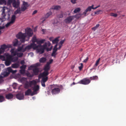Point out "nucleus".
I'll return each mask as SVG.
<instances>
[{"label": "nucleus", "instance_id": "38", "mask_svg": "<svg viewBox=\"0 0 126 126\" xmlns=\"http://www.w3.org/2000/svg\"><path fill=\"white\" fill-rule=\"evenodd\" d=\"M15 0H8L7 3L8 5H10L11 3L13 4Z\"/></svg>", "mask_w": 126, "mask_h": 126}, {"label": "nucleus", "instance_id": "42", "mask_svg": "<svg viewBox=\"0 0 126 126\" xmlns=\"http://www.w3.org/2000/svg\"><path fill=\"white\" fill-rule=\"evenodd\" d=\"M18 60V58L16 57H12L11 61L13 62H16Z\"/></svg>", "mask_w": 126, "mask_h": 126}, {"label": "nucleus", "instance_id": "16", "mask_svg": "<svg viewBox=\"0 0 126 126\" xmlns=\"http://www.w3.org/2000/svg\"><path fill=\"white\" fill-rule=\"evenodd\" d=\"M50 68V65H48L47 64H46L45 66L44 70L46 71H47L49 70Z\"/></svg>", "mask_w": 126, "mask_h": 126}, {"label": "nucleus", "instance_id": "43", "mask_svg": "<svg viewBox=\"0 0 126 126\" xmlns=\"http://www.w3.org/2000/svg\"><path fill=\"white\" fill-rule=\"evenodd\" d=\"M4 96L1 95H0V102H1L4 101Z\"/></svg>", "mask_w": 126, "mask_h": 126}, {"label": "nucleus", "instance_id": "35", "mask_svg": "<svg viewBox=\"0 0 126 126\" xmlns=\"http://www.w3.org/2000/svg\"><path fill=\"white\" fill-rule=\"evenodd\" d=\"M4 78L0 74V84L4 82V80L3 79Z\"/></svg>", "mask_w": 126, "mask_h": 126}, {"label": "nucleus", "instance_id": "36", "mask_svg": "<svg viewBox=\"0 0 126 126\" xmlns=\"http://www.w3.org/2000/svg\"><path fill=\"white\" fill-rule=\"evenodd\" d=\"M9 74L8 73L6 72L1 73V75L4 78L8 76Z\"/></svg>", "mask_w": 126, "mask_h": 126}, {"label": "nucleus", "instance_id": "33", "mask_svg": "<svg viewBox=\"0 0 126 126\" xmlns=\"http://www.w3.org/2000/svg\"><path fill=\"white\" fill-rule=\"evenodd\" d=\"M36 84V81L34 80L30 81L29 83V84L30 86H31L32 85H35Z\"/></svg>", "mask_w": 126, "mask_h": 126}, {"label": "nucleus", "instance_id": "22", "mask_svg": "<svg viewBox=\"0 0 126 126\" xmlns=\"http://www.w3.org/2000/svg\"><path fill=\"white\" fill-rule=\"evenodd\" d=\"M46 60L47 59L46 58L43 57L40 59L39 61L41 63H43L45 62Z\"/></svg>", "mask_w": 126, "mask_h": 126}, {"label": "nucleus", "instance_id": "40", "mask_svg": "<svg viewBox=\"0 0 126 126\" xmlns=\"http://www.w3.org/2000/svg\"><path fill=\"white\" fill-rule=\"evenodd\" d=\"M100 58H99L96 61V63L94 66V67H96L99 64Z\"/></svg>", "mask_w": 126, "mask_h": 126}, {"label": "nucleus", "instance_id": "26", "mask_svg": "<svg viewBox=\"0 0 126 126\" xmlns=\"http://www.w3.org/2000/svg\"><path fill=\"white\" fill-rule=\"evenodd\" d=\"M5 61V64L6 65L8 66L11 63V61L10 60H4Z\"/></svg>", "mask_w": 126, "mask_h": 126}, {"label": "nucleus", "instance_id": "46", "mask_svg": "<svg viewBox=\"0 0 126 126\" xmlns=\"http://www.w3.org/2000/svg\"><path fill=\"white\" fill-rule=\"evenodd\" d=\"M26 67V65H23L22 66L20 67V68L21 69L25 70Z\"/></svg>", "mask_w": 126, "mask_h": 126}, {"label": "nucleus", "instance_id": "4", "mask_svg": "<svg viewBox=\"0 0 126 126\" xmlns=\"http://www.w3.org/2000/svg\"><path fill=\"white\" fill-rule=\"evenodd\" d=\"M29 70L32 69L34 74L36 75L38 74L39 71V69L36 66L34 65H31L29 68Z\"/></svg>", "mask_w": 126, "mask_h": 126}, {"label": "nucleus", "instance_id": "17", "mask_svg": "<svg viewBox=\"0 0 126 126\" xmlns=\"http://www.w3.org/2000/svg\"><path fill=\"white\" fill-rule=\"evenodd\" d=\"M11 55L13 56H15L17 55V52L16 51H15L14 49H12L10 51Z\"/></svg>", "mask_w": 126, "mask_h": 126}, {"label": "nucleus", "instance_id": "14", "mask_svg": "<svg viewBox=\"0 0 126 126\" xmlns=\"http://www.w3.org/2000/svg\"><path fill=\"white\" fill-rule=\"evenodd\" d=\"M39 89V86L38 85H35L33 87L32 90L33 91V92H35L38 91Z\"/></svg>", "mask_w": 126, "mask_h": 126}, {"label": "nucleus", "instance_id": "63", "mask_svg": "<svg viewBox=\"0 0 126 126\" xmlns=\"http://www.w3.org/2000/svg\"><path fill=\"white\" fill-rule=\"evenodd\" d=\"M4 26H3L2 27L0 26V34L1 32V30L4 29Z\"/></svg>", "mask_w": 126, "mask_h": 126}, {"label": "nucleus", "instance_id": "18", "mask_svg": "<svg viewBox=\"0 0 126 126\" xmlns=\"http://www.w3.org/2000/svg\"><path fill=\"white\" fill-rule=\"evenodd\" d=\"M32 93L31 90L30 89H29L25 92V95L26 96L30 95Z\"/></svg>", "mask_w": 126, "mask_h": 126}, {"label": "nucleus", "instance_id": "8", "mask_svg": "<svg viewBox=\"0 0 126 126\" xmlns=\"http://www.w3.org/2000/svg\"><path fill=\"white\" fill-rule=\"evenodd\" d=\"M94 5H93L91 6L88 7L85 10V11L83 12V14L85 15L86 16L87 13L88 11L90 12L92 9H95L98 7L100 6V5H99L97 6L96 7H93Z\"/></svg>", "mask_w": 126, "mask_h": 126}, {"label": "nucleus", "instance_id": "20", "mask_svg": "<svg viewBox=\"0 0 126 126\" xmlns=\"http://www.w3.org/2000/svg\"><path fill=\"white\" fill-rule=\"evenodd\" d=\"M61 8V6L58 5L53 6L51 8V9H54L56 10H58L60 9Z\"/></svg>", "mask_w": 126, "mask_h": 126}, {"label": "nucleus", "instance_id": "5", "mask_svg": "<svg viewBox=\"0 0 126 126\" xmlns=\"http://www.w3.org/2000/svg\"><path fill=\"white\" fill-rule=\"evenodd\" d=\"M37 47L36 44L35 43H31L30 45H29L25 48H24L22 51V52H24L26 50H29L32 48L33 49H36Z\"/></svg>", "mask_w": 126, "mask_h": 126}, {"label": "nucleus", "instance_id": "25", "mask_svg": "<svg viewBox=\"0 0 126 126\" xmlns=\"http://www.w3.org/2000/svg\"><path fill=\"white\" fill-rule=\"evenodd\" d=\"M45 41V39L38 40L37 43L38 44V45H41V44L44 43Z\"/></svg>", "mask_w": 126, "mask_h": 126}, {"label": "nucleus", "instance_id": "62", "mask_svg": "<svg viewBox=\"0 0 126 126\" xmlns=\"http://www.w3.org/2000/svg\"><path fill=\"white\" fill-rule=\"evenodd\" d=\"M41 83L42 85V86H43V87H45L46 86V85H45V82H42L41 81Z\"/></svg>", "mask_w": 126, "mask_h": 126}, {"label": "nucleus", "instance_id": "56", "mask_svg": "<svg viewBox=\"0 0 126 126\" xmlns=\"http://www.w3.org/2000/svg\"><path fill=\"white\" fill-rule=\"evenodd\" d=\"M46 49L47 50V51H50L52 48V47H51L50 48H49L48 47H46Z\"/></svg>", "mask_w": 126, "mask_h": 126}, {"label": "nucleus", "instance_id": "19", "mask_svg": "<svg viewBox=\"0 0 126 126\" xmlns=\"http://www.w3.org/2000/svg\"><path fill=\"white\" fill-rule=\"evenodd\" d=\"M49 74L48 72L46 71H44L42 74H41V76L42 77H47Z\"/></svg>", "mask_w": 126, "mask_h": 126}, {"label": "nucleus", "instance_id": "10", "mask_svg": "<svg viewBox=\"0 0 126 126\" xmlns=\"http://www.w3.org/2000/svg\"><path fill=\"white\" fill-rule=\"evenodd\" d=\"M75 17L74 16H70L67 17L64 20V22L66 23H69L74 19Z\"/></svg>", "mask_w": 126, "mask_h": 126}, {"label": "nucleus", "instance_id": "39", "mask_svg": "<svg viewBox=\"0 0 126 126\" xmlns=\"http://www.w3.org/2000/svg\"><path fill=\"white\" fill-rule=\"evenodd\" d=\"M17 56L19 58L22 57L23 55V53H17Z\"/></svg>", "mask_w": 126, "mask_h": 126}, {"label": "nucleus", "instance_id": "24", "mask_svg": "<svg viewBox=\"0 0 126 126\" xmlns=\"http://www.w3.org/2000/svg\"><path fill=\"white\" fill-rule=\"evenodd\" d=\"M21 10L20 8H17L14 12L15 15L17 14H21Z\"/></svg>", "mask_w": 126, "mask_h": 126}, {"label": "nucleus", "instance_id": "50", "mask_svg": "<svg viewBox=\"0 0 126 126\" xmlns=\"http://www.w3.org/2000/svg\"><path fill=\"white\" fill-rule=\"evenodd\" d=\"M80 64L81 65V66L79 67V68L80 70H81L83 67V65L82 63H80Z\"/></svg>", "mask_w": 126, "mask_h": 126}, {"label": "nucleus", "instance_id": "1", "mask_svg": "<svg viewBox=\"0 0 126 126\" xmlns=\"http://www.w3.org/2000/svg\"><path fill=\"white\" fill-rule=\"evenodd\" d=\"M25 31L24 33L20 32L16 35V37L20 39V41L22 43L25 42V38L26 37L28 36L29 39V37L32 36L33 34L32 30L30 28H27L25 29Z\"/></svg>", "mask_w": 126, "mask_h": 126}, {"label": "nucleus", "instance_id": "29", "mask_svg": "<svg viewBox=\"0 0 126 126\" xmlns=\"http://www.w3.org/2000/svg\"><path fill=\"white\" fill-rule=\"evenodd\" d=\"M24 47V45H22L21 46L19 47L17 49V51L19 52H22V49H23L24 48H23Z\"/></svg>", "mask_w": 126, "mask_h": 126}, {"label": "nucleus", "instance_id": "28", "mask_svg": "<svg viewBox=\"0 0 126 126\" xmlns=\"http://www.w3.org/2000/svg\"><path fill=\"white\" fill-rule=\"evenodd\" d=\"M18 41L17 39H15L13 42V46H16L18 45Z\"/></svg>", "mask_w": 126, "mask_h": 126}, {"label": "nucleus", "instance_id": "52", "mask_svg": "<svg viewBox=\"0 0 126 126\" xmlns=\"http://www.w3.org/2000/svg\"><path fill=\"white\" fill-rule=\"evenodd\" d=\"M27 76L29 77H32L33 76V75L30 74V73H26Z\"/></svg>", "mask_w": 126, "mask_h": 126}, {"label": "nucleus", "instance_id": "2", "mask_svg": "<svg viewBox=\"0 0 126 126\" xmlns=\"http://www.w3.org/2000/svg\"><path fill=\"white\" fill-rule=\"evenodd\" d=\"M62 85L60 86L58 85H52L51 86V93L52 94H59L60 91V88L62 87Z\"/></svg>", "mask_w": 126, "mask_h": 126}, {"label": "nucleus", "instance_id": "3", "mask_svg": "<svg viewBox=\"0 0 126 126\" xmlns=\"http://www.w3.org/2000/svg\"><path fill=\"white\" fill-rule=\"evenodd\" d=\"M37 47L36 49L37 48L36 51L37 52L39 53L40 54H42L43 53L45 49H46V44H44L43 45H36Z\"/></svg>", "mask_w": 126, "mask_h": 126}, {"label": "nucleus", "instance_id": "64", "mask_svg": "<svg viewBox=\"0 0 126 126\" xmlns=\"http://www.w3.org/2000/svg\"><path fill=\"white\" fill-rule=\"evenodd\" d=\"M58 48H54L53 49V52H56V51L57 50Z\"/></svg>", "mask_w": 126, "mask_h": 126}, {"label": "nucleus", "instance_id": "37", "mask_svg": "<svg viewBox=\"0 0 126 126\" xmlns=\"http://www.w3.org/2000/svg\"><path fill=\"white\" fill-rule=\"evenodd\" d=\"M98 79V77L97 76H93L92 77H90V79L91 80H94L97 79Z\"/></svg>", "mask_w": 126, "mask_h": 126}, {"label": "nucleus", "instance_id": "30", "mask_svg": "<svg viewBox=\"0 0 126 126\" xmlns=\"http://www.w3.org/2000/svg\"><path fill=\"white\" fill-rule=\"evenodd\" d=\"M29 83L27 81L24 84V87L25 89H28L29 88Z\"/></svg>", "mask_w": 126, "mask_h": 126}, {"label": "nucleus", "instance_id": "55", "mask_svg": "<svg viewBox=\"0 0 126 126\" xmlns=\"http://www.w3.org/2000/svg\"><path fill=\"white\" fill-rule=\"evenodd\" d=\"M56 52L53 51V52L51 54V56H53L54 57H55L56 54L55 53Z\"/></svg>", "mask_w": 126, "mask_h": 126}, {"label": "nucleus", "instance_id": "45", "mask_svg": "<svg viewBox=\"0 0 126 126\" xmlns=\"http://www.w3.org/2000/svg\"><path fill=\"white\" fill-rule=\"evenodd\" d=\"M6 2L5 0H0V4H5Z\"/></svg>", "mask_w": 126, "mask_h": 126}, {"label": "nucleus", "instance_id": "31", "mask_svg": "<svg viewBox=\"0 0 126 126\" xmlns=\"http://www.w3.org/2000/svg\"><path fill=\"white\" fill-rule=\"evenodd\" d=\"M37 41L38 40H37L36 37L35 36H34L32 39V43H34L35 42H36L37 43Z\"/></svg>", "mask_w": 126, "mask_h": 126}, {"label": "nucleus", "instance_id": "6", "mask_svg": "<svg viewBox=\"0 0 126 126\" xmlns=\"http://www.w3.org/2000/svg\"><path fill=\"white\" fill-rule=\"evenodd\" d=\"M11 46L10 45H6L5 44H3L1 45L0 48V54L3 53L5 49L7 48L10 47Z\"/></svg>", "mask_w": 126, "mask_h": 126}, {"label": "nucleus", "instance_id": "54", "mask_svg": "<svg viewBox=\"0 0 126 126\" xmlns=\"http://www.w3.org/2000/svg\"><path fill=\"white\" fill-rule=\"evenodd\" d=\"M25 70L23 69H21V70H20V73L21 74H24L25 72Z\"/></svg>", "mask_w": 126, "mask_h": 126}, {"label": "nucleus", "instance_id": "21", "mask_svg": "<svg viewBox=\"0 0 126 126\" xmlns=\"http://www.w3.org/2000/svg\"><path fill=\"white\" fill-rule=\"evenodd\" d=\"M16 19V16L15 15H13L12 16L11 18L10 21L13 24L15 22Z\"/></svg>", "mask_w": 126, "mask_h": 126}, {"label": "nucleus", "instance_id": "7", "mask_svg": "<svg viewBox=\"0 0 126 126\" xmlns=\"http://www.w3.org/2000/svg\"><path fill=\"white\" fill-rule=\"evenodd\" d=\"M91 82V80L87 78H85L80 80L79 83L84 85H87L89 84Z\"/></svg>", "mask_w": 126, "mask_h": 126}, {"label": "nucleus", "instance_id": "53", "mask_svg": "<svg viewBox=\"0 0 126 126\" xmlns=\"http://www.w3.org/2000/svg\"><path fill=\"white\" fill-rule=\"evenodd\" d=\"M63 16V15L62 13H61L59 15L58 17L59 18H62Z\"/></svg>", "mask_w": 126, "mask_h": 126}, {"label": "nucleus", "instance_id": "41", "mask_svg": "<svg viewBox=\"0 0 126 126\" xmlns=\"http://www.w3.org/2000/svg\"><path fill=\"white\" fill-rule=\"evenodd\" d=\"M80 9L79 8H77L75 9L74 11V12L75 13H76L80 11Z\"/></svg>", "mask_w": 126, "mask_h": 126}, {"label": "nucleus", "instance_id": "23", "mask_svg": "<svg viewBox=\"0 0 126 126\" xmlns=\"http://www.w3.org/2000/svg\"><path fill=\"white\" fill-rule=\"evenodd\" d=\"M6 58L4 60H10L11 61L12 56L9 54H7L6 55Z\"/></svg>", "mask_w": 126, "mask_h": 126}, {"label": "nucleus", "instance_id": "49", "mask_svg": "<svg viewBox=\"0 0 126 126\" xmlns=\"http://www.w3.org/2000/svg\"><path fill=\"white\" fill-rule=\"evenodd\" d=\"M110 15L111 16L116 17L117 16V15L116 14H115L112 13H110Z\"/></svg>", "mask_w": 126, "mask_h": 126}, {"label": "nucleus", "instance_id": "48", "mask_svg": "<svg viewBox=\"0 0 126 126\" xmlns=\"http://www.w3.org/2000/svg\"><path fill=\"white\" fill-rule=\"evenodd\" d=\"M53 62V60L52 59H51L48 62H47L46 64H47L48 65H50V64L52 63Z\"/></svg>", "mask_w": 126, "mask_h": 126}, {"label": "nucleus", "instance_id": "57", "mask_svg": "<svg viewBox=\"0 0 126 126\" xmlns=\"http://www.w3.org/2000/svg\"><path fill=\"white\" fill-rule=\"evenodd\" d=\"M46 49L47 50V51H50L52 48V47H51L50 48H49L48 47H46Z\"/></svg>", "mask_w": 126, "mask_h": 126}, {"label": "nucleus", "instance_id": "27", "mask_svg": "<svg viewBox=\"0 0 126 126\" xmlns=\"http://www.w3.org/2000/svg\"><path fill=\"white\" fill-rule=\"evenodd\" d=\"M52 13L50 11L49 12L47 13L45 16V18H47L48 17L50 16L51 15H52Z\"/></svg>", "mask_w": 126, "mask_h": 126}, {"label": "nucleus", "instance_id": "60", "mask_svg": "<svg viewBox=\"0 0 126 126\" xmlns=\"http://www.w3.org/2000/svg\"><path fill=\"white\" fill-rule=\"evenodd\" d=\"M65 40H62L59 43V44H61V45H62V44L64 43V42Z\"/></svg>", "mask_w": 126, "mask_h": 126}, {"label": "nucleus", "instance_id": "11", "mask_svg": "<svg viewBox=\"0 0 126 126\" xmlns=\"http://www.w3.org/2000/svg\"><path fill=\"white\" fill-rule=\"evenodd\" d=\"M20 4V1L19 0H15V1L13 4V6L16 8H18Z\"/></svg>", "mask_w": 126, "mask_h": 126}, {"label": "nucleus", "instance_id": "12", "mask_svg": "<svg viewBox=\"0 0 126 126\" xmlns=\"http://www.w3.org/2000/svg\"><path fill=\"white\" fill-rule=\"evenodd\" d=\"M16 97L19 100H22L24 99V95L22 94H18L16 95Z\"/></svg>", "mask_w": 126, "mask_h": 126}, {"label": "nucleus", "instance_id": "51", "mask_svg": "<svg viewBox=\"0 0 126 126\" xmlns=\"http://www.w3.org/2000/svg\"><path fill=\"white\" fill-rule=\"evenodd\" d=\"M46 44V45H47V46L48 47H49L51 45V43L49 41H48L47 43H45L44 44Z\"/></svg>", "mask_w": 126, "mask_h": 126}, {"label": "nucleus", "instance_id": "61", "mask_svg": "<svg viewBox=\"0 0 126 126\" xmlns=\"http://www.w3.org/2000/svg\"><path fill=\"white\" fill-rule=\"evenodd\" d=\"M27 80V79L26 78L23 77L21 79V81H25Z\"/></svg>", "mask_w": 126, "mask_h": 126}, {"label": "nucleus", "instance_id": "9", "mask_svg": "<svg viewBox=\"0 0 126 126\" xmlns=\"http://www.w3.org/2000/svg\"><path fill=\"white\" fill-rule=\"evenodd\" d=\"M29 6V5L28 3L25 1H23L22 5L20 9L22 12H24L27 9V7Z\"/></svg>", "mask_w": 126, "mask_h": 126}, {"label": "nucleus", "instance_id": "47", "mask_svg": "<svg viewBox=\"0 0 126 126\" xmlns=\"http://www.w3.org/2000/svg\"><path fill=\"white\" fill-rule=\"evenodd\" d=\"M5 9L4 8H2V9L1 10V11L2 12V14L4 16H5Z\"/></svg>", "mask_w": 126, "mask_h": 126}, {"label": "nucleus", "instance_id": "34", "mask_svg": "<svg viewBox=\"0 0 126 126\" xmlns=\"http://www.w3.org/2000/svg\"><path fill=\"white\" fill-rule=\"evenodd\" d=\"M59 37H57L55 38V39L52 41V43L53 44H56L58 43L59 40L58 39Z\"/></svg>", "mask_w": 126, "mask_h": 126}, {"label": "nucleus", "instance_id": "59", "mask_svg": "<svg viewBox=\"0 0 126 126\" xmlns=\"http://www.w3.org/2000/svg\"><path fill=\"white\" fill-rule=\"evenodd\" d=\"M77 0H71V2L73 4H75L76 3V1Z\"/></svg>", "mask_w": 126, "mask_h": 126}, {"label": "nucleus", "instance_id": "32", "mask_svg": "<svg viewBox=\"0 0 126 126\" xmlns=\"http://www.w3.org/2000/svg\"><path fill=\"white\" fill-rule=\"evenodd\" d=\"M42 78L41 81L44 82H46L47 81V80L48 79V78L47 77H42Z\"/></svg>", "mask_w": 126, "mask_h": 126}, {"label": "nucleus", "instance_id": "44", "mask_svg": "<svg viewBox=\"0 0 126 126\" xmlns=\"http://www.w3.org/2000/svg\"><path fill=\"white\" fill-rule=\"evenodd\" d=\"M13 24V23L10 21V22L7 23V24L5 25V27L6 28L8 27Z\"/></svg>", "mask_w": 126, "mask_h": 126}, {"label": "nucleus", "instance_id": "15", "mask_svg": "<svg viewBox=\"0 0 126 126\" xmlns=\"http://www.w3.org/2000/svg\"><path fill=\"white\" fill-rule=\"evenodd\" d=\"M19 63H15L12 64L11 67L13 68H17L19 66Z\"/></svg>", "mask_w": 126, "mask_h": 126}, {"label": "nucleus", "instance_id": "13", "mask_svg": "<svg viewBox=\"0 0 126 126\" xmlns=\"http://www.w3.org/2000/svg\"><path fill=\"white\" fill-rule=\"evenodd\" d=\"M13 95L11 93L6 94L5 96L6 98L8 99H10L13 98Z\"/></svg>", "mask_w": 126, "mask_h": 126}, {"label": "nucleus", "instance_id": "58", "mask_svg": "<svg viewBox=\"0 0 126 126\" xmlns=\"http://www.w3.org/2000/svg\"><path fill=\"white\" fill-rule=\"evenodd\" d=\"M7 70L9 72H12L13 71L12 69L10 67H9L7 68Z\"/></svg>", "mask_w": 126, "mask_h": 126}]
</instances>
